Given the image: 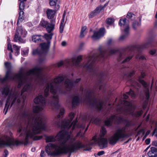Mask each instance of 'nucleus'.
Returning a JSON list of instances; mask_svg holds the SVG:
<instances>
[{
	"mask_svg": "<svg viewBox=\"0 0 157 157\" xmlns=\"http://www.w3.org/2000/svg\"><path fill=\"white\" fill-rule=\"evenodd\" d=\"M64 113V109H61L59 114L55 120L56 125L61 128L63 130L56 136H49L46 138L47 143L56 140L59 141L58 144L49 143L46 146L45 151L48 155L56 156L60 153L73 152L82 147L81 142L78 140H76L75 137H73L69 133H71L76 126L77 119L71 124L74 117V114L70 113L68 117L69 119L61 122L59 118L62 117Z\"/></svg>",
	"mask_w": 157,
	"mask_h": 157,
	"instance_id": "1",
	"label": "nucleus"
},
{
	"mask_svg": "<svg viewBox=\"0 0 157 157\" xmlns=\"http://www.w3.org/2000/svg\"><path fill=\"white\" fill-rule=\"evenodd\" d=\"M41 71V69L36 67L25 73L20 72L17 74H12L9 75L10 71L8 70L5 77L0 78V82H1L7 80H17L18 83V88H20L22 85H24L21 93L19 91H15L13 93L9 86H6L2 89V95L8 97L4 109V111L6 110L5 114H6L7 112L11 101V106L14 104L19 103L21 102V98L23 99V102H24L26 97L24 95V92H29L32 90L33 86L31 82L33 79H34L39 83L44 81L43 78L40 73Z\"/></svg>",
	"mask_w": 157,
	"mask_h": 157,
	"instance_id": "2",
	"label": "nucleus"
},
{
	"mask_svg": "<svg viewBox=\"0 0 157 157\" xmlns=\"http://www.w3.org/2000/svg\"><path fill=\"white\" fill-rule=\"evenodd\" d=\"M22 119L25 121L26 125L25 127L21 125L17 130V133L20 134L19 136L22 137L20 140L14 141L9 137L6 136L3 139H0V147L20 144L26 145L32 139L34 140H37L42 138V136H34L35 135L40 133L41 130L46 129L45 119L42 116L36 117L24 113L22 115Z\"/></svg>",
	"mask_w": 157,
	"mask_h": 157,
	"instance_id": "3",
	"label": "nucleus"
},
{
	"mask_svg": "<svg viewBox=\"0 0 157 157\" xmlns=\"http://www.w3.org/2000/svg\"><path fill=\"white\" fill-rule=\"evenodd\" d=\"M63 75H59L54 78L48 81L46 85L44 91L45 97L47 96L49 93V90L54 96L52 97V104L56 108L59 106L58 96L56 94L57 93L60 94H65L67 91L71 90L74 86V83L69 79L66 80L64 85H63V81L64 79Z\"/></svg>",
	"mask_w": 157,
	"mask_h": 157,
	"instance_id": "4",
	"label": "nucleus"
},
{
	"mask_svg": "<svg viewBox=\"0 0 157 157\" xmlns=\"http://www.w3.org/2000/svg\"><path fill=\"white\" fill-rule=\"evenodd\" d=\"M80 90L82 92L83 95V100L87 102L91 106L94 107L98 110H100L102 108V101L98 100L94 96V92L90 89H86L84 90L81 87Z\"/></svg>",
	"mask_w": 157,
	"mask_h": 157,
	"instance_id": "5",
	"label": "nucleus"
},
{
	"mask_svg": "<svg viewBox=\"0 0 157 157\" xmlns=\"http://www.w3.org/2000/svg\"><path fill=\"white\" fill-rule=\"evenodd\" d=\"M98 52V53L94 54L87 58L86 61L82 65L84 68L90 71H93L95 69L94 63L96 61L99 60L100 58H107L106 56V51L105 49L99 48Z\"/></svg>",
	"mask_w": 157,
	"mask_h": 157,
	"instance_id": "6",
	"label": "nucleus"
},
{
	"mask_svg": "<svg viewBox=\"0 0 157 157\" xmlns=\"http://www.w3.org/2000/svg\"><path fill=\"white\" fill-rule=\"evenodd\" d=\"M127 131L128 127L127 125L125 127L118 129L109 138V143L114 145L119 139L125 138L127 136Z\"/></svg>",
	"mask_w": 157,
	"mask_h": 157,
	"instance_id": "7",
	"label": "nucleus"
},
{
	"mask_svg": "<svg viewBox=\"0 0 157 157\" xmlns=\"http://www.w3.org/2000/svg\"><path fill=\"white\" fill-rule=\"evenodd\" d=\"M106 133L105 128L102 127L100 131V137H98L95 136L93 138V140H94L95 144H98L99 146L102 148L106 147L107 146V139L103 137Z\"/></svg>",
	"mask_w": 157,
	"mask_h": 157,
	"instance_id": "8",
	"label": "nucleus"
},
{
	"mask_svg": "<svg viewBox=\"0 0 157 157\" xmlns=\"http://www.w3.org/2000/svg\"><path fill=\"white\" fill-rule=\"evenodd\" d=\"M34 102L39 104L42 106H36L34 107L33 110L35 113H38L43 109V107L47 105V101L45 98L41 95H39L34 99Z\"/></svg>",
	"mask_w": 157,
	"mask_h": 157,
	"instance_id": "9",
	"label": "nucleus"
},
{
	"mask_svg": "<svg viewBox=\"0 0 157 157\" xmlns=\"http://www.w3.org/2000/svg\"><path fill=\"white\" fill-rule=\"evenodd\" d=\"M52 35L53 34L52 33H50L49 34H45L44 37L47 40V43H44L40 44V46H41V49L44 53L46 52L48 50L50 44V41L49 40L52 39Z\"/></svg>",
	"mask_w": 157,
	"mask_h": 157,
	"instance_id": "10",
	"label": "nucleus"
},
{
	"mask_svg": "<svg viewBox=\"0 0 157 157\" xmlns=\"http://www.w3.org/2000/svg\"><path fill=\"white\" fill-rule=\"evenodd\" d=\"M83 119L85 121H89L90 123H94L96 124H98L100 121L99 119L96 117L91 114H87L84 117Z\"/></svg>",
	"mask_w": 157,
	"mask_h": 157,
	"instance_id": "11",
	"label": "nucleus"
},
{
	"mask_svg": "<svg viewBox=\"0 0 157 157\" xmlns=\"http://www.w3.org/2000/svg\"><path fill=\"white\" fill-rule=\"evenodd\" d=\"M40 25L42 27L46 28L49 33H50L53 30L55 26L53 24H50L48 21L44 19L41 21Z\"/></svg>",
	"mask_w": 157,
	"mask_h": 157,
	"instance_id": "12",
	"label": "nucleus"
},
{
	"mask_svg": "<svg viewBox=\"0 0 157 157\" xmlns=\"http://www.w3.org/2000/svg\"><path fill=\"white\" fill-rule=\"evenodd\" d=\"M108 5V3H105L103 6L100 5L97 7L94 10L91 12L89 15V17L92 18L98 15L100 11L105 8Z\"/></svg>",
	"mask_w": 157,
	"mask_h": 157,
	"instance_id": "13",
	"label": "nucleus"
},
{
	"mask_svg": "<svg viewBox=\"0 0 157 157\" xmlns=\"http://www.w3.org/2000/svg\"><path fill=\"white\" fill-rule=\"evenodd\" d=\"M24 8V2L22 1H20V3L19 4V10L20 12L19 13V17L17 23V24L19 21L21 22L24 19V12L23 11Z\"/></svg>",
	"mask_w": 157,
	"mask_h": 157,
	"instance_id": "14",
	"label": "nucleus"
},
{
	"mask_svg": "<svg viewBox=\"0 0 157 157\" xmlns=\"http://www.w3.org/2000/svg\"><path fill=\"white\" fill-rule=\"evenodd\" d=\"M82 59V56L80 55L78 57H74L71 60V62L73 66L75 67H80L81 66L80 62Z\"/></svg>",
	"mask_w": 157,
	"mask_h": 157,
	"instance_id": "15",
	"label": "nucleus"
},
{
	"mask_svg": "<svg viewBox=\"0 0 157 157\" xmlns=\"http://www.w3.org/2000/svg\"><path fill=\"white\" fill-rule=\"evenodd\" d=\"M105 29L101 28L98 31H94V34L92 36V38L94 40H97L99 39L101 37L103 36L105 33Z\"/></svg>",
	"mask_w": 157,
	"mask_h": 157,
	"instance_id": "16",
	"label": "nucleus"
},
{
	"mask_svg": "<svg viewBox=\"0 0 157 157\" xmlns=\"http://www.w3.org/2000/svg\"><path fill=\"white\" fill-rule=\"evenodd\" d=\"M118 119L121 120L120 117L118 118L117 116L115 115H113L109 118H108L105 121V123L106 125L108 126H111L112 122L113 121H117Z\"/></svg>",
	"mask_w": 157,
	"mask_h": 157,
	"instance_id": "17",
	"label": "nucleus"
},
{
	"mask_svg": "<svg viewBox=\"0 0 157 157\" xmlns=\"http://www.w3.org/2000/svg\"><path fill=\"white\" fill-rule=\"evenodd\" d=\"M57 10H56L55 8L54 10H52L49 9H47L46 11L48 18V19H51L54 17V15L56 13V11Z\"/></svg>",
	"mask_w": 157,
	"mask_h": 157,
	"instance_id": "18",
	"label": "nucleus"
},
{
	"mask_svg": "<svg viewBox=\"0 0 157 157\" xmlns=\"http://www.w3.org/2000/svg\"><path fill=\"white\" fill-rule=\"evenodd\" d=\"M126 20L127 19L126 18L120 19L119 25L125 28L124 30L127 33L128 31V25L126 22Z\"/></svg>",
	"mask_w": 157,
	"mask_h": 157,
	"instance_id": "19",
	"label": "nucleus"
},
{
	"mask_svg": "<svg viewBox=\"0 0 157 157\" xmlns=\"http://www.w3.org/2000/svg\"><path fill=\"white\" fill-rule=\"evenodd\" d=\"M16 33L20 36H22L23 37H25L26 35V32L25 30H23L21 27H18L17 28Z\"/></svg>",
	"mask_w": 157,
	"mask_h": 157,
	"instance_id": "20",
	"label": "nucleus"
},
{
	"mask_svg": "<svg viewBox=\"0 0 157 157\" xmlns=\"http://www.w3.org/2000/svg\"><path fill=\"white\" fill-rule=\"evenodd\" d=\"M77 127L79 128H80V131L78 132V133L77 134L76 136V137H78V136H80L81 137L83 136L84 134L85 133L86 131L87 130V129H88L87 127L86 128V129L85 131V132H84V133L83 134H82V133H81L82 131V130H83L84 129L85 127V125L84 124H79V125H78Z\"/></svg>",
	"mask_w": 157,
	"mask_h": 157,
	"instance_id": "21",
	"label": "nucleus"
},
{
	"mask_svg": "<svg viewBox=\"0 0 157 157\" xmlns=\"http://www.w3.org/2000/svg\"><path fill=\"white\" fill-rule=\"evenodd\" d=\"M81 100V99L78 96H74L72 100V104L73 106H75L77 105Z\"/></svg>",
	"mask_w": 157,
	"mask_h": 157,
	"instance_id": "22",
	"label": "nucleus"
},
{
	"mask_svg": "<svg viewBox=\"0 0 157 157\" xmlns=\"http://www.w3.org/2000/svg\"><path fill=\"white\" fill-rule=\"evenodd\" d=\"M43 37L41 35H36L32 36V40L35 43L41 42Z\"/></svg>",
	"mask_w": 157,
	"mask_h": 157,
	"instance_id": "23",
	"label": "nucleus"
},
{
	"mask_svg": "<svg viewBox=\"0 0 157 157\" xmlns=\"http://www.w3.org/2000/svg\"><path fill=\"white\" fill-rule=\"evenodd\" d=\"M14 41L15 42H19L21 43H24L25 40H23L21 37L20 35H18L17 33H15L14 35Z\"/></svg>",
	"mask_w": 157,
	"mask_h": 157,
	"instance_id": "24",
	"label": "nucleus"
},
{
	"mask_svg": "<svg viewBox=\"0 0 157 157\" xmlns=\"http://www.w3.org/2000/svg\"><path fill=\"white\" fill-rule=\"evenodd\" d=\"M49 4L51 6L55 5V8L56 10H58L59 8V5L57 4L58 0H49Z\"/></svg>",
	"mask_w": 157,
	"mask_h": 157,
	"instance_id": "25",
	"label": "nucleus"
},
{
	"mask_svg": "<svg viewBox=\"0 0 157 157\" xmlns=\"http://www.w3.org/2000/svg\"><path fill=\"white\" fill-rule=\"evenodd\" d=\"M123 98L124 100L123 101L122 103L125 106V108L124 111V112H126L127 111L128 101L126 99L128 98V96L126 94H124L123 95Z\"/></svg>",
	"mask_w": 157,
	"mask_h": 157,
	"instance_id": "26",
	"label": "nucleus"
},
{
	"mask_svg": "<svg viewBox=\"0 0 157 157\" xmlns=\"http://www.w3.org/2000/svg\"><path fill=\"white\" fill-rule=\"evenodd\" d=\"M124 58H125L124 60L122 61L123 63H124L127 62L128 60V57L127 56H125V54L124 53L121 54L118 58V60L119 61H121L122 60V59H124Z\"/></svg>",
	"mask_w": 157,
	"mask_h": 157,
	"instance_id": "27",
	"label": "nucleus"
},
{
	"mask_svg": "<svg viewBox=\"0 0 157 157\" xmlns=\"http://www.w3.org/2000/svg\"><path fill=\"white\" fill-rule=\"evenodd\" d=\"M20 47H18L15 44L13 45V49L16 51L15 54L17 56L19 53V50Z\"/></svg>",
	"mask_w": 157,
	"mask_h": 157,
	"instance_id": "28",
	"label": "nucleus"
},
{
	"mask_svg": "<svg viewBox=\"0 0 157 157\" xmlns=\"http://www.w3.org/2000/svg\"><path fill=\"white\" fill-rule=\"evenodd\" d=\"M124 32L125 33V34L122 35L120 36L118 39L119 41H123L126 38L128 34V31H127V33L124 31Z\"/></svg>",
	"mask_w": 157,
	"mask_h": 157,
	"instance_id": "29",
	"label": "nucleus"
},
{
	"mask_svg": "<svg viewBox=\"0 0 157 157\" xmlns=\"http://www.w3.org/2000/svg\"><path fill=\"white\" fill-rule=\"evenodd\" d=\"M106 23L109 25H111L114 21V19L112 18H107L106 20Z\"/></svg>",
	"mask_w": 157,
	"mask_h": 157,
	"instance_id": "30",
	"label": "nucleus"
},
{
	"mask_svg": "<svg viewBox=\"0 0 157 157\" xmlns=\"http://www.w3.org/2000/svg\"><path fill=\"white\" fill-rule=\"evenodd\" d=\"M32 54L33 55H36L40 54V52L38 48L36 49H33V50Z\"/></svg>",
	"mask_w": 157,
	"mask_h": 157,
	"instance_id": "31",
	"label": "nucleus"
},
{
	"mask_svg": "<svg viewBox=\"0 0 157 157\" xmlns=\"http://www.w3.org/2000/svg\"><path fill=\"white\" fill-rule=\"evenodd\" d=\"M117 50L116 49H111L109 51V55L115 54L117 52Z\"/></svg>",
	"mask_w": 157,
	"mask_h": 157,
	"instance_id": "32",
	"label": "nucleus"
},
{
	"mask_svg": "<svg viewBox=\"0 0 157 157\" xmlns=\"http://www.w3.org/2000/svg\"><path fill=\"white\" fill-rule=\"evenodd\" d=\"M115 42L112 39L110 38L107 41V44L109 45H111Z\"/></svg>",
	"mask_w": 157,
	"mask_h": 157,
	"instance_id": "33",
	"label": "nucleus"
},
{
	"mask_svg": "<svg viewBox=\"0 0 157 157\" xmlns=\"http://www.w3.org/2000/svg\"><path fill=\"white\" fill-rule=\"evenodd\" d=\"M105 153V152L104 151H101L99 152H98L97 154H95V156L96 157L97 155L101 156L103 155Z\"/></svg>",
	"mask_w": 157,
	"mask_h": 157,
	"instance_id": "34",
	"label": "nucleus"
},
{
	"mask_svg": "<svg viewBox=\"0 0 157 157\" xmlns=\"http://www.w3.org/2000/svg\"><path fill=\"white\" fill-rule=\"evenodd\" d=\"M64 25L63 23H61L59 29H60V32L61 33L63 32V29L64 28Z\"/></svg>",
	"mask_w": 157,
	"mask_h": 157,
	"instance_id": "35",
	"label": "nucleus"
},
{
	"mask_svg": "<svg viewBox=\"0 0 157 157\" xmlns=\"http://www.w3.org/2000/svg\"><path fill=\"white\" fill-rule=\"evenodd\" d=\"M79 140V141L81 142V144H82V147H81V148H79L78 149H77V150H75V151H74V152H74L75 151H77V150H79V149H81V148H82V147H84V145H83V144H82V142L81 141H80V140ZM71 153H72V152H68V153H65V154L69 153V155L68 156V157H70V156H71ZM65 154V153H60V154Z\"/></svg>",
	"mask_w": 157,
	"mask_h": 157,
	"instance_id": "36",
	"label": "nucleus"
},
{
	"mask_svg": "<svg viewBox=\"0 0 157 157\" xmlns=\"http://www.w3.org/2000/svg\"><path fill=\"white\" fill-rule=\"evenodd\" d=\"M8 49L10 50L11 52H13V49L12 48V46L10 43H8Z\"/></svg>",
	"mask_w": 157,
	"mask_h": 157,
	"instance_id": "37",
	"label": "nucleus"
},
{
	"mask_svg": "<svg viewBox=\"0 0 157 157\" xmlns=\"http://www.w3.org/2000/svg\"><path fill=\"white\" fill-rule=\"evenodd\" d=\"M64 62H63V61H61L58 62L57 64V66L58 67H60L61 66H62L64 64Z\"/></svg>",
	"mask_w": 157,
	"mask_h": 157,
	"instance_id": "38",
	"label": "nucleus"
},
{
	"mask_svg": "<svg viewBox=\"0 0 157 157\" xmlns=\"http://www.w3.org/2000/svg\"><path fill=\"white\" fill-rule=\"evenodd\" d=\"M5 65L7 69H9L10 66V63L8 62H5Z\"/></svg>",
	"mask_w": 157,
	"mask_h": 157,
	"instance_id": "39",
	"label": "nucleus"
},
{
	"mask_svg": "<svg viewBox=\"0 0 157 157\" xmlns=\"http://www.w3.org/2000/svg\"><path fill=\"white\" fill-rule=\"evenodd\" d=\"M28 49H27L25 51H24V50H22L21 52V54L22 55H26L28 53Z\"/></svg>",
	"mask_w": 157,
	"mask_h": 157,
	"instance_id": "40",
	"label": "nucleus"
},
{
	"mask_svg": "<svg viewBox=\"0 0 157 157\" xmlns=\"http://www.w3.org/2000/svg\"><path fill=\"white\" fill-rule=\"evenodd\" d=\"M87 28L86 26H83L82 27L81 30V32L83 33H86L85 31Z\"/></svg>",
	"mask_w": 157,
	"mask_h": 157,
	"instance_id": "41",
	"label": "nucleus"
},
{
	"mask_svg": "<svg viewBox=\"0 0 157 157\" xmlns=\"http://www.w3.org/2000/svg\"><path fill=\"white\" fill-rule=\"evenodd\" d=\"M8 154V151L6 150H5L4 151V154H3V155L7 157Z\"/></svg>",
	"mask_w": 157,
	"mask_h": 157,
	"instance_id": "42",
	"label": "nucleus"
},
{
	"mask_svg": "<svg viewBox=\"0 0 157 157\" xmlns=\"http://www.w3.org/2000/svg\"><path fill=\"white\" fill-rule=\"evenodd\" d=\"M86 34V33H83L81 32L80 34V37L81 38L83 37Z\"/></svg>",
	"mask_w": 157,
	"mask_h": 157,
	"instance_id": "43",
	"label": "nucleus"
},
{
	"mask_svg": "<svg viewBox=\"0 0 157 157\" xmlns=\"http://www.w3.org/2000/svg\"><path fill=\"white\" fill-rule=\"evenodd\" d=\"M45 156L44 151H41L40 154V157H44Z\"/></svg>",
	"mask_w": 157,
	"mask_h": 157,
	"instance_id": "44",
	"label": "nucleus"
},
{
	"mask_svg": "<svg viewBox=\"0 0 157 157\" xmlns=\"http://www.w3.org/2000/svg\"><path fill=\"white\" fill-rule=\"evenodd\" d=\"M84 44L83 43H81L79 45V48L80 49H82L84 46Z\"/></svg>",
	"mask_w": 157,
	"mask_h": 157,
	"instance_id": "45",
	"label": "nucleus"
},
{
	"mask_svg": "<svg viewBox=\"0 0 157 157\" xmlns=\"http://www.w3.org/2000/svg\"><path fill=\"white\" fill-rule=\"evenodd\" d=\"M66 42L65 41H63L62 42L61 44L63 46H65L66 45Z\"/></svg>",
	"mask_w": 157,
	"mask_h": 157,
	"instance_id": "46",
	"label": "nucleus"
},
{
	"mask_svg": "<svg viewBox=\"0 0 157 157\" xmlns=\"http://www.w3.org/2000/svg\"><path fill=\"white\" fill-rule=\"evenodd\" d=\"M80 80H81L80 78L77 79L76 80V81H75L74 82L75 83H77L78 82H79L80 81Z\"/></svg>",
	"mask_w": 157,
	"mask_h": 157,
	"instance_id": "47",
	"label": "nucleus"
},
{
	"mask_svg": "<svg viewBox=\"0 0 157 157\" xmlns=\"http://www.w3.org/2000/svg\"><path fill=\"white\" fill-rule=\"evenodd\" d=\"M64 17H63L62 19V21L61 23H63L64 25Z\"/></svg>",
	"mask_w": 157,
	"mask_h": 157,
	"instance_id": "48",
	"label": "nucleus"
},
{
	"mask_svg": "<svg viewBox=\"0 0 157 157\" xmlns=\"http://www.w3.org/2000/svg\"><path fill=\"white\" fill-rule=\"evenodd\" d=\"M21 157H26V155L25 154L23 153L21 154Z\"/></svg>",
	"mask_w": 157,
	"mask_h": 157,
	"instance_id": "49",
	"label": "nucleus"
},
{
	"mask_svg": "<svg viewBox=\"0 0 157 157\" xmlns=\"http://www.w3.org/2000/svg\"><path fill=\"white\" fill-rule=\"evenodd\" d=\"M11 52L9 54V56H10V59H12V56H11Z\"/></svg>",
	"mask_w": 157,
	"mask_h": 157,
	"instance_id": "50",
	"label": "nucleus"
},
{
	"mask_svg": "<svg viewBox=\"0 0 157 157\" xmlns=\"http://www.w3.org/2000/svg\"><path fill=\"white\" fill-rule=\"evenodd\" d=\"M31 151L33 152H34L35 151V148H32L31 149Z\"/></svg>",
	"mask_w": 157,
	"mask_h": 157,
	"instance_id": "51",
	"label": "nucleus"
},
{
	"mask_svg": "<svg viewBox=\"0 0 157 157\" xmlns=\"http://www.w3.org/2000/svg\"><path fill=\"white\" fill-rule=\"evenodd\" d=\"M3 102L2 101H0V107L2 105Z\"/></svg>",
	"mask_w": 157,
	"mask_h": 157,
	"instance_id": "52",
	"label": "nucleus"
},
{
	"mask_svg": "<svg viewBox=\"0 0 157 157\" xmlns=\"http://www.w3.org/2000/svg\"><path fill=\"white\" fill-rule=\"evenodd\" d=\"M102 85H101V86H100L99 89L100 90H101L102 89Z\"/></svg>",
	"mask_w": 157,
	"mask_h": 157,
	"instance_id": "53",
	"label": "nucleus"
},
{
	"mask_svg": "<svg viewBox=\"0 0 157 157\" xmlns=\"http://www.w3.org/2000/svg\"><path fill=\"white\" fill-rule=\"evenodd\" d=\"M7 41L8 42V43H10L9 42L10 41V38L8 37V38H7Z\"/></svg>",
	"mask_w": 157,
	"mask_h": 157,
	"instance_id": "54",
	"label": "nucleus"
},
{
	"mask_svg": "<svg viewBox=\"0 0 157 157\" xmlns=\"http://www.w3.org/2000/svg\"><path fill=\"white\" fill-rule=\"evenodd\" d=\"M44 60V59L42 60V59H40L39 60V62H42Z\"/></svg>",
	"mask_w": 157,
	"mask_h": 157,
	"instance_id": "55",
	"label": "nucleus"
},
{
	"mask_svg": "<svg viewBox=\"0 0 157 157\" xmlns=\"http://www.w3.org/2000/svg\"><path fill=\"white\" fill-rule=\"evenodd\" d=\"M27 0H20V1H23L24 2H25L27 1Z\"/></svg>",
	"mask_w": 157,
	"mask_h": 157,
	"instance_id": "56",
	"label": "nucleus"
},
{
	"mask_svg": "<svg viewBox=\"0 0 157 157\" xmlns=\"http://www.w3.org/2000/svg\"><path fill=\"white\" fill-rule=\"evenodd\" d=\"M105 0H100L101 2H104Z\"/></svg>",
	"mask_w": 157,
	"mask_h": 157,
	"instance_id": "57",
	"label": "nucleus"
},
{
	"mask_svg": "<svg viewBox=\"0 0 157 157\" xmlns=\"http://www.w3.org/2000/svg\"><path fill=\"white\" fill-rule=\"evenodd\" d=\"M65 13H64L63 14V17H65Z\"/></svg>",
	"mask_w": 157,
	"mask_h": 157,
	"instance_id": "58",
	"label": "nucleus"
},
{
	"mask_svg": "<svg viewBox=\"0 0 157 157\" xmlns=\"http://www.w3.org/2000/svg\"><path fill=\"white\" fill-rule=\"evenodd\" d=\"M103 73H101V76L103 75Z\"/></svg>",
	"mask_w": 157,
	"mask_h": 157,
	"instance_id": "59",
	"label": "nucleus"
},
{
	"mask_svg": "<svg viewBox=\"0 0 157 157\" xmlns=\"http://www.w3.org/2000/svg\"><path fill=\"white\" fill-rule=\"evenodd\" d=\"M2 157H6L5 156L3 155Z\"/></svg>",
	"mask_w": 157,
	"mask_h": 157,
	"instance_id": "60",
	"label": "nucleus"
},
{
	"mask_svg": "<svg viewBox=\"0 0 157 157\" xmlns=\"http://www.w3.org/2000/svg\"><path fill=\"white\" fill-rule=\"evenodd\" d=\"M72 76H73V74H72Z\"/></svg>",
	"mask_w": 157,
	"mask_h": 157,
	"instance_id": "61",
	"label": "nucleus"
}]
</instances>
